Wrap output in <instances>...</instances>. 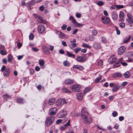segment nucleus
Returning <instances> with one entry per match:
<instances>
[{
	"label": "nucleus",
	"instance_id": "obj_54",
	"mask_svg": "<svg viewBox=\"0 0 133 133\" xmlns=\"http://www.w3.org/2000/svg\"><path fill=\"white\" fill-rule=\"evenodd\" d=\"M76 16L77 18H80L81 17V14L78 13H76Z\"/></svg>",
	"mask_w": 133,
	"mask_h": 133
},
{
	"label": "nucleus",
	"instance_id": "obj_64",
	"mask_svg": "<svg viewBox=\"0 0 133 133\" xmlns=\"http://www.w3.org/2000/svg\"><path fill=\"white\" fill-rule=\"evenodd\" d=\"M124 119V117L123 116H120L119 118V119L120 121H122Z\"/></svg>",
	"mask_w": 133,
	"mask_h": 133
},
{
	"label": "nucleus",
	"instance_id": "obj_20",
	"mask_svg": "<svg viewBox=\"0 0 133 133\" xmlns=\"http://www.w3.org/2000/svg\"><path fill=\"white\" fill-rule=\"evenodd\" d=\"M77 98L78 100H81L83 97L82 93L80 91L78 92L77 94Z\"/></svg>",
	"mask_w": 133,
	"mask_h": 133
},
{
	"label": "nucleus",
	"instance_id": "obj_42",
	"mask_svg": "<svg viewBox=\"0 0 133 133\" xmlns=\"http://www.w3.org/2000/svg\"><path fill=\"white\" fill-rule=\"evenodd\" d=\"M90 90V87L86 88L84 91V93H86L87 92L89 91Z\"/></svg>",
	"mask_w": 133,
	"mask_h": 133
},
{
	"label": "nucleus",
	"instance_id": "obj_33",
	"mask_svg": "<svg viewBox=\"0 0 133 133\" xmlns=\"http://www.w3.org/2000/svg\"><path fill=\"white\" fill-rule=\"evenodd\" d=\"M111 59L110 60L109 63L112 64L115 62L116 60V57H113L112 58H111Z\"/></svg>",
	"mask_w": 133,
	"mask_h": 133
},
{
	"label": "nucleus",
	"instance_id": "obj_27",
	"mask_svg": "<svg viewBox=\"0 0 133 133\" xmlns=\"http://www.w3.org/2000/svg\"><path fill=\"white\" fill-rule=\"evenodd\" d=\"M62 90L63 92L65 93H71V91L68 90L65 87H63L62 88Z\"/></svg>",
	"mask_w": 133,
	"mask_h": 133
},
{
	"label": "nucleus",
	"instance_id": "obj_11",
	"mask_svg": "<svg viewBox=\"0 0 133 133\" xmlns=\"http://www.w3.org/2000/svg\"><path fill=\"white\" fill-rule=\"evenodd\" d=\"M77 61L79 62H85L87 60V58L85 56H78L77 57Z\"/></svg>",
	"mask_w": 133,
	"mask_h": 133
},
{
	"label": "nucleus",
	"instance_id": "obj_44",
	"mask_svg": "<svg viewBox=\"0 0 133 133\" xmlns=\"http://www.w3.org/2000/svg\"><path fill=\"white\" fill-rule=\"evenodd\" d=\"M97 4L99 6H102L103 5L104 3L102 1H99L97 2Z\"/></svg>",
	"mask_w": 133,
	"mask_h": 133
},
{
	"label": "nucleus",
	"instance_id": "obj_45",
	"mask_svg": "<svg viewBox=\"0 0 133 133\" xmlns=\"http://www.w3.org/2000/svg\"><path fill=\"white\" fill-rule=\"evenodd\" d=\"M89 40L91 41H93L95 39V38L92 35L90 36H89Z\"/></svg>",
	"mask_w": 133,
	"mask_h": 133
},
{
	"label": "nucleus",
	"instance_id": "obj_7",
	"mask_svg": "<svg viewBox=\"0 0 133 133\" xmlns=\"http://www.w3.org/2000/svg\"><path fill=\"white\" fill-rule=\"evenodd\" d=\"M57 111V108L55 107L51 108L49 110V115H55Z\"/></svg>",
	"mask_w": 133,
	"mask_h": 133
},
{
	"label": "nucleus",
	"instance_id": "obj_25",
	"mask_svg": "<svg viewBox=\"0 0 133 133\" xmlns=\"http://www.w3.org/2000/svg\"><path fill=\"white\" fill-rule=\"evenodd\" d=\"M55 99L54 98H52L50 99L48 102V103L49 105H53L55 103Z\"/></svg>",
	"mask_w": 133,
	"mask_h": 133
},
{
	"label": "nucleus",
	"instance_id": "obj_60",
	"mask_svg": "<svg viewBox=\"0 0 133 133\" xmlns=\"http://www.w3.org/2000/svg\"><path fill=\"white\" fill-rule=\"evenodd\" d=\"M62 121V120L61 119H58L57 120L56 122V123L57 124H58L60 123H61Z\"/></svg>",
	"mask_w": 133,
	"mask_h": 133
},
{
	"label": "nucleus",
	"instance_id": "obj_39",
	"mask_svg": "<svg viewBox=\"0 0 133 133\" xmlns=\"http://www.w3.org/2000/svg\"><path fill=\"white\" fill-rule=\"evenodd\" d=\"M116 7L118 9L122 8H124V6L123 5H116Z\"/></svg>",
	"mask_w": 133,
	"mask_h": 133
},
{
	"label": "nucleus",
	"instance_id": "obj_37",
	"mask_svg": "<svg viewBox=\"0 0 133 133\" xmlns=\"http://www.w3.org/2000/svg\"><path fill=\"white\" fill-rule=\"evenodd\" d=\"M23 99L22 98H19L17 99V101L18 103H23Z\"/></svg>",
	"mask_w": 133,
	"mask_h": 133
},
{
	"label": "nucleus",
	"instance_id": "obj_14",
	"mask_svg": "<svg viewBox=\"0 0 133 133\" xmlns=\"http://www.w3.org/2000/svg\"><path fill=\"white\" fill-rule=\"evenodd\" d=\"M39 64L40 65L41 68L42 69H44V61L43 59H39L38 60Z\"/></svg>",
	"mask_w": 133,
	"mask_h": 133
},
{
	"label": "nucleus",
	"instance_id": "obj_15",
	"mask_svg": "<svg viewBox=\"0 0 133 133\" xmlns=\"http://www.w3.org/2000/svg\"><path fill=\"white\" fill-rule=\"evenodd\" d=\"M94 48L96 49H100L101 48V46L100 44L95 42L93 45Z\"/></svg>",
	"mask_w": 133,
	"mask_h": 133
},
{
	"label": "nucleus",
	"instance_id": "obj_52",
	"mask_svg": "<svg viewBox=\"0 0 133 133\" xmlns=\"http://www.w3.org/2000/svg\"><path fill=\"white\" fill-rule=\"evenodd\" d=\"M29 38L30 39L32 40L34 38V35L32 33H31L29 36Z\"/></svg>",
	"mask_w": 133,
	"mask_h": 133
},
{
	"label": "nucleus",
	"instance_id": "obj_1",
	"mask_svg": "<svg viewBox=\"0 0 133 133\" xmlns=\"http://www.w3.org/2000/svg\"><path fill=\"white\" fill-rule=\"evenodd\" d=\"M81 113V115L84 123L89 124L92 122V119L91 118L88 117L89 114L85 108L84 107L83 108Z\"/></svg>",
	"mask_w": 133,
	"mask_h": 133
},
{
	"label": "nucleus",
	"instance_id": "obj_16",
	"mask_svg": "<svg viewBox=\"0 0 133 133\" xmlns=\"http://www.w3.org/2000/svg\"><path fill=\"white\" fill-rule=\"evenodd\" d=\"M65 83L66 84H71L74 83V81L70 79H67L65 80Z\"/></svg>",
	"mask_w": 133,
	"mask_h": 133
},
{
	"label": "nucleus",
	"instance_id": "obj_48",
	"mask_svg": "<svg viewBox=\"0 0 133 133\" xmlns=\"http://www.w3.org/2000/svg\"><path fill=\"white\" fill-rule=\"evenodd\" d=\"M127 21L130 24L133 23V20L132 18L130 19H127Z\"/></svg>",
	"mask_w": 133,
	"mask_h": 133
},
{
	"label": "nucleus",
	"instance_id": "obj_61",
	"mask_svg": "<svg viewBox=\"0 0 133 133\" xmlns=\"http://www.w3.org/2000/svg\"><path fill=\"white\" fill-rule=\"evenodd\" d=\"M128 84V82H124L122 83L121 84V86L124 87L126 85Z\"/></svg>",
	"mask_w": 133,
	"mask_h": 133
},
{
	"label": "nucleus",
	"instance_id": "obj_6",
	"mask_svg": "<svg viewBox=\"0 0 133 133\" xmlns=\"http://www.w3.org/2000/svg\"><path fill=\"white\" fill-rule=\"evenodd\" d=\"M66 102L64 99H59L56 102V104L59 106L62 105L64 103H66Z\"/></svg>",
	"mask_w": 133,
	"mask_h": 133
},
{
	"label": "nucleus",
	"instance_id": "obj_28",
	"mask_svg": "<svg viewBox=\"0 0 133 133\" xmlns=\"http://www.w3.org/2000/svg\"><path fill=\"white\" fill-rule=\"evenodd\" d=\"M120 88L119 86L118 85H116L114 87L112 90L113 92H115L118 90Z\"/></svg>",
	"mask_w": 133,
	"mask_h": 133
},
{
	"label": "nucleus",
	"instance_id": "obj_36",
	"mask_svg": "<svg viewBox=\"0 0 133 133\" xmlns=\"http://www.w3.org/2000/svg\"><path fill=\"white\" fill-rule=\"evenodd\" d=\"M3 97L5 99H7L10 98V96L7 94H5L3 95Z\"/></svg>",
	"mask_w": 133,
	"mask_h": 133
},
{
	"label": "nucleus",
	"instance_id": "obj_63",
	"mask_svg": "<svg viewBox=\"0 0 133 133\" xmlns=\"http://www.w3.org/2000/svg\"><path fill=\"white\" fill-rule=\"evenodd\" d=\"M67 27V26L66 25L64 24L61 27V28L63 30H65L66 27Z\"/></svg>",
	"mask_w": 133,
	"mask_h": 133
},
{
	"label": "nucleus",
	"instance_id": "obj_50",
	"mask_svg": "<svg viewBox=\"0 0 133 133\" xmlns=\"http://www.w3.org/2000/svg\"><path fill=\"white\" fill-rule=\"evenodd\" d=\"M115 28L117 32V34L118 35H119L120 33V31L119 30L117 27V26H115Z\"/></svg>",
	"mask_w": 133,
	"mask_h": 133
},
{
	"label": "nucleus",
	"instance_id": "obj_47",
	"mask_svg": "<svg viewBox=\"0 0 133 133\" xmlns=\"http://www.w3.org/2000/svg\"><path fill=\"white\" fill-rule=\"evenodd\" d=\"M102 42L103 43H106L107 42V39L106 38L104 37H103L101 38Z\"/></svg>",
	"mask_w": 133,
	"mask_h": 133
},
{
	"label": "nucleus",
	"instance_id": "obj_32",
	"mask_svg": "<svg viewBox=\"0 0 133 133\" xmlns=\"http://www.w3.org/2000/svg\"><path fill=\"white\" fill-rule=\"evenodd\" d=\"M102 77L101 75H99L95 80V83H98L99 81L101 79Z\"/></svg>",
	"mask_w": 133,
	"mask_h": 133
},
{
	"label": "nucleus",
	"instance_id": "obj_31",
	"mask_svg": "<svg viewBox=\"0 0 133 133\" xmlns=\"http://www.w3.org/2000/svg\"><path fill=\"white\" fill-rule=\"evenodd\" d=\"M58 34L59 37L61 38L62 39L65 37L64 34L61 32L58 31Z\"/></svg>",
	"mask_w": 133,
	"mask_h": 133
},
{
	"label": "nucleus",
	"instance_id": "obj_38",
	"mask_svg": "<svg viewBox=\"0 0 133 133\" xmlns=\"http://www.w3.org/2000/svg\"><path fill=\"white\" fill-rule=\"evenodd\" d=\"M119 25V26L122 28H124L125 26V23L123 22H121L120 23Z\"/></svg>",
	"mask_w": 133,
	"mask_h": 133
},
{
	"label": "nucleus",
	"instance_id": "obj_59",
	"mask_svg": "<svg viewBox=\"0 0 133 133\" xmlns=\"http://www.w3.org/2000/svg\"><path fill=\"white\" fill-rule=\"evenodd\" d=\"M62 44L64 46H67V45L66 44V43L64 41H62Z\"/></svg>",
	"mask_w": 133,
	"mask_h": 133
},
{
	"label": "nucleus",
	"instance_id": "obj_40",
	"mask_svg": "<svg viewBox=\"0 0 133 133\" xmlns=\"http://www.w3.org/2000/svg\"><path fill=\"white\" fill-rule=\"evenodd\" d=\"M82 45L83 47L87 48H90L91 47V46H89L88 44H86L85 43H83L82 44Z\"/></svg>",
	"mask_w": 133,
	"mask_h": 133
},
{
	"label": "nucleus",
	"instance_id": "obj_8",
	"mask_svg": "<svg viewBox=\"0 0 133 133\" xmlns=\"http://www.w3.org/2000/svg\"><path fill=\"white\" fill-rule=\"evenodd\" d=\"M80 87L79 85L75 84L73 85L71 88L72 90L74 92H77L79 90Z\"/></svg>",
	"mask_w": 133,
	"mask_h": 133
},
{
	"label": "nucleus",
	"instance_id": "obj_17",
	"mask_svg": "<svg viewBox=\"0 0 133 133\" xmlns=\"http://www.w3.org/2000/svg\"><path fill=\"white\" fill-rule=\"evenodd\" d=\"M43 49L44 52L46 54H48L49 53V50L48 48L46 46H44L43 47Z\"/></svg>",
	"mask_w": 133,
	"mask_h": 133
},
{
	"label": "nucleus",
	"instance_id": "obj_9",
	"mask_svg": "<svg viewBox=\"0 0 133 133\" xmlns=\"http://www.w3.org/2000/svg\"><path fill=\"white\" fill-rule=\"evenodd\" d=\"M45 29V28L44 26L42 24L39 25L38 28V32L40 33H42L44 32Z\"/></svg>",
	"mask_w": 133,
	"mask_h": 133
},
{
	"label": "nucleus",
	"instance_id": "obj_30",
	"mask_svg": "<svg viewBox=\"0 0 133 133\" xmlns=\"http://www.w3.org/2000/svg\"><path fill=\"white\" fill-rule=\"evenodd\" d=\"M66 53L67 55L69 57H72L73 58H74L75 57V56L74 55L72 54L71 52H69L68 51H66Z\"/></svg>",
	"mask_w": 133,
	"mask_h": 133
},
{
	"label": "nucleus",
	"instance_id": "obj_4",
	"mask_svg": "<svg viewBox=\"0 0 133 133\" xmlns=\"http://www.w3.org/2000/svg\"><path fill=\"white\" fill-rule=\"evenodd\" d=\"M67 115L66 111L64 110H61L58 115V116L59 118L65 117Z\"/></svg>",
	"mask_w": 133,
	"mask_h": 133
},
{
	"label": "nucleus",
	"instance_id": "obj_13",
	"mask_svg": "<svg viewBox=\"0 0 133 133\" xmlns=\"http://www.w3.org/2000/svg\"><path fill=\"white\" fill-rule=\"evenodd\" d=\"M111 15L112 19L114 20H116L118 17V15L115 12H112L111 13Z\"/></svg>",
	"mask_w": 133,
	"mask_h": 133
},
{
	"label": "nucleus",
	"instance_id": "obj_55",
	"mask_svg": "<svg viewBox=\"0 0 133 133\" xmlns=\"http://www.w3.org/2000/svg\"><path fill=\"white\" fill-rule=\"evenodd\" d=\"M70 120H69L68 121V122L66 123L65 124H64V125L65 128L67 126H69L70 125Z\"/></svg>",
	"mask_w": 133,
	"mask_h": 133
},
{
	"label": "nucleus",
	"instance_id": "obj_58",
	"mask_svg": "<svg viewBox=\"0 0 133 133\" xmlns=\"http://www.w3.org/2000/svg\"><path fill=\"white\" fill-rule=\"evenodd\" d=\"M30 74L31 75H32L34 74V70L33 69H31L30 70Z\"/></svg>",
	"mask_w": 133,
	"mask_h": 133
},
{
	"label": "nucleus",
	"instance_id": "obj_57",
	"mask_svg": "<svg viewBox=\"0 0 133 133\" xmlns=\"http://www.w3.org/2000/svg\"><path fill=\"white\" fill-rule=\"evenodd\" d=\"M71 45L72 46L71 47V48L72 49L75 48L77 46V45L75 43H72L71 44Z\"/></svg>",
	"mask_w": 133,
	"mask_h": 133
},
{
	"label": "nucleus",
	"instance_id": "obj_24",
	"mask_svg": "<svg viewBox=\"0 0 133 133\" xmlns=\"http://www.w3.org/2000/svg\"><path fill=\"white\" fill-rule=\"evenodd\" d=\"M131 36L129 35L126 38H124L123 41V43H127L130 40Z\"/></svg>",
	"mask_w": 133,
	"mask_h": 133
},
{
	"label": "nucleus",
	"instance_id": "obj_43",
	"mask_svg": "<svg viewBox=\"0 0 133 133\" xmlns=\"http://www.w3.org/2000/svg\"><path fill=\"white\" fill-rule=\"evenodd\" d=\"M119 62V61L118 62L115 63L113 67L114 68H115L116 67H117L120 66Z\"/></svg>",
	"mask_w": 133,
	"mask_h": 133
},
{
	"label": "nucleus",
	"instance_id": "obj_12",
	"mask_svg": "<svg viewBox=\"0 0 133 133\" xmlns=\"http://www.w3.org/2000/svg\"><path fill=\"white\" fill-rule=\"evenodd\" d=\"M37 22L39 23H42L44 24L46 23L47 22L45 20L42 19V17L40 16H38V18L37 19Z\"/></svg>",
	"mask_w": 133,
	"mask_h": 133
},
{
	"label": "nucleus",
	"instance_id": "obj_41",
	"mask_svg": "<svg viewBox=\"0 0 133 133\" xmlns=\"http://www.w3.org/2000/svg\"><path fill=\"white\" fill-rule=\"evenodd\" d=\"M0 53L3 55H5L6 54V52L4 50H1L0 51Z\"/></svg>",
	"mask_w": 133,
	"mask_h": 133
},
{
	"label": "nucleus",
	"instance_id": "obj_10",
	"mask_svg": "<svg viewBox=\"0 0 133 133\" xmlns=\"http://www.w3.org/2000/svg\"><path fill=\"white\" fill-rule=\"evenodd\" d=\"M126 50L125 46H123L120 47L118 49V53L119 55L122 54Z\"/></svg>",
	"mask_w": 133,
	"mask_h": 133
},
{
	"label": "nucleus",
	"instance_id": "obj_19",
	"mask_svg": "<svg viewBox=\"0 0 133 133\" xmlns=\"http://www.w3.org/2000/svg\"><path fill=\"white\" fill-rule=\"evenodd\" d=\"M124 61L123 60V58H120L119 60V62L121 63V64L123 66H126L128 65V64L125 62H123Z\"/></svg>",
	"mask_w": 133,
	"mask_h": 133
},
{
	"label": "nucleus",
	"instance_id": "obj_51",
	"mask_svg": "<svg viewBox=\"0 0 133 133\" xmlns=\"http://www.w3.org/2000/svg\"><path fill=\"white\" fill-rule=\"evenodd\" d=\"M127 16L128 18V19H130L132 18V16L130 14H127Z\"/></svg>",
	"mask_w": 133,
	"mask_h": 133
},
{
	"label": "nucleus",
	"instance_id": "obj_22",
	"mask_svg": "<svg viewBox=\"0 0 133 133\" xmlns=\"http://www.w3.org/2000/svg\"><path fill=\"white\" fill-rule=\"evenodd\" d=\"M123 75L125 78H128L130 76L131 74L129 71H127Z\"/></svg>",
	"mask_w": 133,
	"mask_h": 133
},
{
	"label": "nucleus",
	"instance_id": "obj_34",
	"mask_svg": "<svg viewBox=\"0 0 133 133\" xmlns=\"http://www.w3.org/2000/svg\"><path fill=\"white\" fill-rule=\"evenodd\" d=\"M103 64V61L102 60H100L98 62V66H101Z\"/></svg>",
	"mask_w": 133,
	"mask_h": 133
},
{
	"label": "nucleus",
	"instance_id": "obj_35",
	"mask_svg": "<svg viewBox=\"0 0 133 133\" xmlns=\"http://www.w3.org/2000/svg\"><path fill=\"white\" fill-rule=\"evenodd\" d=\"M63 64L64 66H68L70 65V63L67 61L64 62Z\"/></svg>",
	"mask_w": 133,
	"mask_h": 133
},
{
	"label": "nucleus",
	"instance_id": "obj_56",
	"mask_svg": "<svg viewBox=\"0 0 133 133\" xmlns=\"http://www.w3.org/2000/svg\"><path fill=\"white\" fill-rule=\"evenodd\" d=\"M113 116L114 117H115L117 115V112L115 111H114L112 113Z\"/></svg>",
	"mask_w": 133,
	"mask_h": 133
},
{
	"label": "nucleus",
	"instance_id": "obj_23",
	"mask_svg": "<svg viewBox=\"0 0 133 133\" xmlns=\"http://www.w3.org/2000/svg\"><path fill=\"white\" fill-rule=\"evenodd\" d=\"M69 20L71 21V22L73 24H76L77 22L74 17L72 16H70L69 18Z\"/></svg>",
	"mask_w": 133,
	"mask_h": 133
},
{
	"label": "nucleus",
	"instance_id": "obj_29",
	"mask_svg": "<svg viewBox=\"0 0 133 133\" xmlns=\"http://www.w3.org/2000/svg\"><path fill=\"white\" fill-rule=\"evenodd\" d=\"M12 57L11 55V54H9L8 56V61L9 63L11 62L12 61Z\"/></svg>",
	"mask_w": 133,
	"mask_h": 133
},
{
	"label": "nucleus",
	"instance_id": "obj_26",
	"mask_svg": "<svg viewBox=\"0 0 133 133\" xmlns=\"http://www.w3.org/2000/svg\"><path fill=\"white\" fill-rule=\"evenodd\" d=\"M122 76V74L121 73L117 72L114 74L112 75V77L115 78L117 77H121Z\"/></svg>",
	"mask_w": 133,
	"mask_h": 133
},
{
	"label": "nucleus",
	"instance_id": "obj_49",
	"mask_svg": "<svg viewBox=\"0 0 133 133\" xmlns=\"http://www.w3.org/2000/svg\"><path fill=\"white\" fill-rule=\"evenodd\" d=\"M81 50V49L80 48H78L77 49H76L74 50V51L75 53L76 54H77L78 52L80 51Z\"/></svg>",
	"mask_w": 133,
	"mask_h": 133
},
{
	"label": "nucleus",
	"instance_id": "obj_62",
	"mask_svg": "<svg viewBox=\"0 0 133 133\" xmlns=\"http://www.w3.org/2000/svg\"><path fill=\"white\" fill-rule=\"evenodd\" d=\"M32 50L34 51H38L39 49L36 47H33L32 48Z\"/></svg>",
	"mask_w": 133,
	"mask_h": 133
},
{
	"label": "nucleus",
	"instance_id": "obj_53",
	"mask_svg": "<svg viewBox=\"0 0 133 133\" xmlns=\"http://www.w3.org/2000/svg\"><path fill=\"white\" fill-rule=\"evenodd\" d=\"M76 24L77 26L79 28H81L84 25L83 24H80L77 22Z\"/></svg>",
	"mask_w": 133,
	"mask_h": 133
},
{
	"label": "nucleus",
	"instance_id": "obj_18",
	"mask_svg": "<svg viewBox=\"0 0 133 133\" xmlns=\"http://www.w3.org/2000/svg\"><path fill=\"white\" fill-rule=\"evenodd\" d=\"M73 68L76 69L81 70H82L83 69V67L80 65H74Z\"/></svg>",
	"mask_w": 133,
	"mask_h": 133
},
{
	"label": "nucleus",
	"instance_id": "obj_3",
	"mask_svg": "<svg viewBox=\"0 0 133 133\" xmlns=\"http://www.w3.org/2000/svg\"><path fill=\"white\" fill-rule=\"evenodd\" d=\"M55 118L53 117H49L46 118L45 124L47 126L50 125L54 122Z\"/></svg>",
	"mask_w": 133,
	"mask_h": 133
},
{
	"label": "nucleus",
	"instance_id": "obj_2",
	"mask_svg": "<svg viewBox=\"0 0 133 133\" xmlns=\"http://www.w3.org/2000/svg\"><path fill=\"white\" fill-rule=\"evenodd\" d=\"M6 67L5 65L3 66L1 68V70L2 72H3V75L5 77H8L10 74V70L9 68L6 69Z\"/></svg>",
	"mask_w": 133,
	"mask_h": 133
},
{
	"label": "nucleus",
	"instance_id": "obj_46",
	"mask_svg": "<svg viewBox=\"0 0 133 133\" xmlns=\"http://www.w3.org/2000/svg\"><path fill=\"white\" fill-rule=\"evenodd\" d=\"M97 33V31L95 30H93L92 31V34L94 35H96Z\"/></svg>",
	"mask_w": 133,
	"mask_h": 133
},
{
	"label": "nucleus",
	"instance_id": "obj_21",
	"mask_svg": "<svg viewBox=\"0 0 133 133\" xmlns=\"http://www.w3.org/2000/svg\"><path fill=\"white\" fill-rule=\"evenodd\" d=\"M119 17L120 21H122L124 18V13L122 11H121L120 12Z\"/></svg>",
	"mask_w": 133,
	"mask_h": 133
},
{
	"label": "nucleus",
	"instance_id": "obj_5",
	"mask_svg": "<svg viewBox=\"0 0 133 133\" xmlns=\"http://www.w3.org/2000/svg\"><path fill=\"white\" fill-rule=\"evenodd\" d=\"M102 22L105 24H109L110 22V18L107 17L105 16L102 17L101 19Z\"/></svg>",
	"mask_w": 133,
	"mask_h": 133
}]
</instances>
